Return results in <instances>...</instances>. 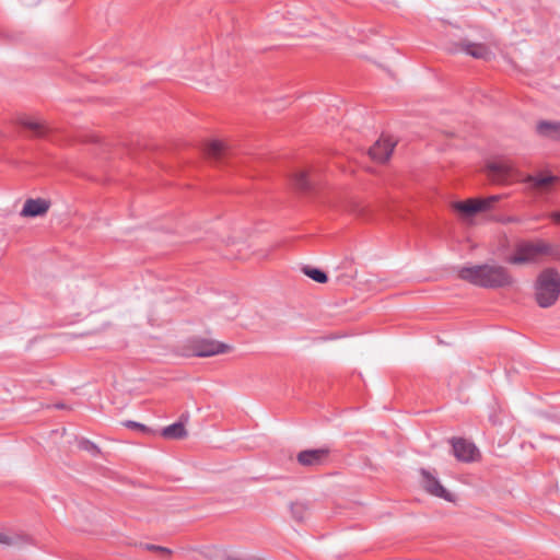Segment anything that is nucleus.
<instances>
[{"label": "nucleus", "instance_id": "a211bd4d", "mask_svg": "<svg viewBox=\"0 0 560 560\" xmlns=\"http://www.w3.org/2000/svg\"><path fill=\"white\" fill-rule=\"evenodd\" d=\"M19 125L31 130L34 136L36 137H43L46 135L48 128L46 124L42 120H37L31 117H21L18 120Z\"/></svg>", "mask_w": 560, "mask_h": 560}, {"label": "nucleus", "instance_id": "4be33fe9", "mask_svg": "<svg viewBox=\"0 0 560 560\" xmlns=\"http://www.w3.org/2000/svg\"><path fill=\"white\" fill-rule=\"evenodd\" d=\"M21 539L22 538L19 535H8V534L0 533V544H2V545H7V546L18 545L21 541Z\"/></svg>", "mask_w": 560, "mask_h": 560}, {"label": "nucleus", "instance_id": "ddd939ff", "mask_svg": "<svg viewBox=\"0 0 560 560\" xmlns=\"http://www.w3.org/2000/svg\"><path fill=\"white\" fill-rule=\"evenodd\" d=\"M395 143L388 138H381L369 150V155L375 162L387 161L394 150Z\"/></svg>", "mask_w": 560, "mask_h": 560}, {"label": "nucleus", "instance_id": "0eeeda50", "mask_svg": "<svg viewBox=\"0 0 560 560\" xmlns=\"http://www.w3.org/2000/svg\"><path fill=\"white\" fill-rule=\"evenodd\" d=\"M232 347L210 339L195 340L191 345V352L196 357H212L221 353H228Z\"/></svg>", "mask_w": 560, "mask_h": 560}, {"label": "nucleus", "instance_id": "f8f14e48", "mask_svg": "<svg viewBox=\"0 0 560 560\" xmlns=\"http://www.w3.org/2000/svg\"><path fill=\"white\" fill-rule=\"evenodd\" d=\"M49 208H50V201L43 199V198H36V199L31 198L24 202V206H23L20 214L24 218L42 217L47 213Z\"/></svg>", "mask_w": 560, "mask_h": 560}, {"label": "nucleus", "instance_id": "4468645a", "mask_svg": "<svg viewBox=\"0 0 560 560\" xmlns=\"http://www.w3.org/2000/svg\"><path fill=\"white\" fill-rule=\"evenodd\" d=\"M313 168H298L291 174V182L295 189L307 192L313 187Z\"/></svg>", "mask_w": 560, "mask_h": 560}, {"label": "nucleus", "instance_id": "9b49d317", "mask_svg": "<svg viewBox=\"0 0 560 560\" xmlns=\"http://www.w3.org/2000/svg\"><path fill=\"white\" fill-rule=\"evenodd\" d=\"M455 51H464L476 59L490 60L493 57L490 48L481 43H471L467 39L460 40L456 44Z\"/></svg>", "mask_w": 560, "mask_h": 560}, {"label": "nucleus", "instance_id": "7ed1b4c3", "mask_svg": "<svg viewBox=\"0 0 560 560\" xmlns=\"http://www.w3.org/2000/svg\"><path fill=\"white\" fill-rule=\"evenodd\" d=\"M560 295V275L553 268L542 270L535 283V299L540 307L553 305Z\"/></svg>", "mask_w": 560, "mask_h": 560}, {"label": "nucleus", "instance_id": "f257e3e1", "mask_svg": "<svg viewBox=\"0 0 560 560\" xmlns=\"http://www.w3.org/2000/svg\"><path fill=\"white\" fill-rule=\"evenodd\" d=\"M458 278L486 289L511 287L514 278L509 269L498 264H479L458 269Z\"/></svg>", "mask_w": 560, "mask_h": 560}, {"label": "nucleus", "instance_id": "a878e982", "mask_svg": "<svg viewBox=\"0 0 560 560\" xmlns=\"http://www.w3.org/2000/svg\"><path fill=\"white\" fill-rule=\"evenodd\" d=\"M550 218H551L556 223H560V211L552 212V213L550 214Z\"/></svg>", "mask_w": 560, "mask_h": 560}, {"label": "nucleus", "instance_id": "6ab92c4d", "mask_svg": "<svg viewBox=\"0 0 560 560\" xmlns=\"http://www.w3.org/2000/svg\"><path fill=\"white\" fill-rule=\"evenodd\" d=\"M289 510L295 522L303 523L307 518L310 503L303 500L293 501L289 504Z\"/></svg>", "mask_w": 560, "mask_h": 560}, {"label": "nucleus", "instance_id": "5701e85b", "mask_svg": "<svg viewBox=\"0 0 560 560\" xmlns=\"http://www.w3.org/2000/svg\"><path fill=\"white\" fill-rule=\"evenodd\" d=\"M124 425L129 429L140 430L142 432L149 431V428H147L144 424L136 422V421H125Z\"/></svg>", "mask_w": 560, "mask_h": 560}, {"label": "nucleus", "instance_id": "39448f33", "mask_svg": "<svg viewBox=\"0 0 560 560\" xmlns=\"http://www.w3.org/2000/svg\"><path fill=\"white\" fill-rule=\"evenodd\" d=\"M486 173L488 177L495 184L508 185L520 175L518 170L509 160L489 161L486 164Z\"/></svg>", "mask_w": 560, "mask_h": 560}, {"label": "nucleus", "instance_id": "aec40b11", "mask_svg": "<svg viewBox=\"0 0 560 560\" xmlns=\"http://www.w3.org/2000/svg\"><path fill=\"white\" fill-rule=\"evenodd\" d=\"M303 272L318 283H325L328 280L327 275L324 271L316 268L304 267Z\"/></svg>", "mask_w": 560, "mask_h": 560}, {"label": "nucleus", "instance_id": "423d86ee", "mask_svg": "<svg viewBox=\"0 0 560 560\" xmlns=\"http://www.w3.org/2000/svg\"><path fill=\"white\" fill-rule=\"evenodd\" d=\"M421 475V486L423 490L430 495L436 497L439 499L445 500L446 502L456 503L457 495L446 489L441 481L433 476L429 470L422 468L420 469Z\"/></svg>", "mask_w": 560, "mask_h": 560}, {"label": "nucleus", "instance_id": "6e6552de", "mask_svg": "<svg viewBox=\"0 0 560 560\" xmlns=\"http://www.w3.org/2000/svg\"><path fill=\"white\" fill-rule=\"evenodd\" d=\"M329 454L330 450L328 447L304 450L298 454L296 460L305 467H318L328 462Z\"/></svg>", "mask_w": 560, "mask_h": 560}, {"label": "nucleus", "instance_id": "bb28decb", "mask_svg": "<svg viewBox=\"0 0 560 560\" xmlns=\"http://www.w3.org/2000/svg\"><path fill=\"white\" fill-rule=\"evenodd\" d=\"M508 221H509V222H516L517 220H516V219H513V218H510Z\"/></svg>", "mask_w": 560, "mask_h": 560}, {"label": "nucleus", "instance_id": "9d476101", "mask_svg": "<svg viewBox=\"0 0 560 560\" xmlns=\"http://www.w3.org/2000/svg\"><path fill=\"white\" fill-rule=\"evenodd\" d=\"M524 182L529 184L536 191L540 194H548L552 191L553 186L559 182V177L550 173H538L526 176Z\"/></svg>", "mask_w": 560, "mask_h": 560}, {"label": "nucleus", "instance_id": "b1692460", "mask_svg": "<svg viewBox=\"0 0 560 560\" xmlns=\"http://www.w3.org/2000/svg\"><path fill=\"white\" fill-rule=\"evenodd\" d=\"M225 243L228 246H237L240 244H243L242 238L236 236H229L225 240Z\"/></svg>", "mask_w": 560, "mask_h": 560}, {"label": "nucleus", "instance_id": "393cba45", "mask_svg": "<svg viewBox=\"0 0 560 560\" xmlns=\"http://www.w3.org/2000/svg\"><path fill=\"white\" fill-rule=\"evenodd\" d=\"M86 450L91 451L93 454H100L101 453V450L98 448V446L93 444V443H90V442H88Z\"/></svg>", "mask_w": 560, "mask_h": 560}, {"label": "nucleus", "instance_id": "412c9836", "mask_svg": "<svg viewBox=\"0 0 560 560\" xmlns=\"http://www.w3.org/2000/svg\"><path fill=\"white\" fill-rule=\"evenodd\" d=\"M140 546L148 551L160 552L161 555H163L165 557H170L172 555V551L166 547L151 545V544H140Z\"/></svg>", "mask_w": 560, "mask_h": 560}, {"label": "nucleus", "instance_id": "20e7f679", "mask_svg": "<svg viewBox=\"0 0 560 560\" xmlns=\"http://www.w3.org/2000/svg\"><path fill=\"white\" fill-rule=\"evenodd\" d=\"M503 198V195H492L486 198H469L453 201L451 208L463 222L471 223L476 214L492 210L495 203Z\"/></svg>", "mask_w": 560, "mask_h": 560}, {"label": "nucleus", "instance_id": "f3484780", "mask_svg": "<svg viewBox=\"0 0 560 560\" xmlns=\"http://www.w3.org/2000/svg\"><path fill=\"white\" fill-rule=\"evenodd\" d=\"M188 415H183L179 422L165 427L161 431V435L166 440H183L187 438L188 432L185 428V422L188 421Z\"/></svg>", "mask_w": 560, "mask_h": 560}, {"label": "nucleus", "instance_id": "2eb2a0df", "mask_svg": "<svg viewBox=\"0 0 560 560\" xmlns=\"http://www.w3.org/2000/svg\"><path fill=\"white\" fill-rule=\"evenodd\" d=\"M535 131L541 138L560 141V120H538Z\"/></svg>", "mask_w": 560, "mask_h": 560}, {"label": "nucleus", "instance_id": "f03ea898", "mask_svg": "<svg viewBox=\"0 0 560 560\" xmlns=\"http://www.w3.org/2000/svg\"><path fill=\"white\" fill-rule=\"evenodd\" d=\"M544 256L560 259V250L542 240L523 241L515 246L514 254L508 261L513 265L533 264Z\"/></svg>", "mask_w": 560, "mask_h": 560}, {"label": "nucleus", "instance_id": "dca6fc26", "mask_svg": "<svg viewBox=\"0 0 560 560\" xmlns=\"http://www.w3.org/2000/svg\"><path fill=\"white\" fill-rule=\"evenodd\" d=\"M230 151L228 142L222 140H209L205 143L203 152L208 159L220 161Z\"/></svg>", "mask_w": 560, "mask_h": 560}, {"label": "nucleus", "instance_id": "1a4fd4ad", "mask_svg": "<svg viewBox=\"0 0 560 560\" xmlns=\"http://www.w3.org/2000/svg\"><path fill=\"white\" fill-rule=\"evenodd\" d=\"M452 446L454 456L460 462H475L480 457L475 444L465 439H453Z\"/></svg>", "mask_w": 560, "mask_h": 560}]
</instances>
